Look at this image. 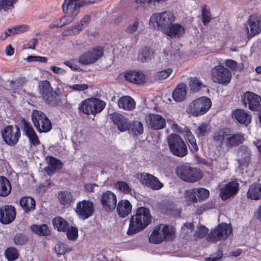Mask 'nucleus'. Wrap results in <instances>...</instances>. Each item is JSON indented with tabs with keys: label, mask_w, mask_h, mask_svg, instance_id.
I'll return each instance as SVG.
<instances>
[{
	"label": "nucleus",
	"mask_w": 261,
	"mask_h": 261,
	"mask_svg": "<svg viewBox=\"0 0 261 261\" xmlns=\"http://www.w3.org/2000/svg\"><path fill=\"white\" fill-rule=\"evenodd\" d=\"M118 104L120 108L127 111L133 110L136 106L135 101L129 96H124L120 98Z\"/></svg>",
	"instance_id": "obj_33"
},
{
	"label": "nucleus",
	"mask_w": 261,
	"mask_h": 261,
	"mask_svg": "<svg viewBox=\"0 0 261 261\" xmlns=\"http://www.w3.org/2000/svg\"><path fill=\"white\" fill-rule=\"evenodd\" d=\"M189 86L191 91L197 92L200 90L202 83L197 77L190 78L189 79Z\"/></svg>",
	"instance_id": "obj_50"
},
{
	"label": "nucleus",
	"mask_w": 261,
	"mask_h": 261,
	"mask_svg": "<svg viewBox=\"0 0 261 261\" xmlns=\"http://www.w3.org/2000/svg\"><path fill=\"white\" fill-rule=\"evenodd\" d=\"M186 194L187 198L195 203L205 199L208 197L210 192L204 188H200L187 190Z\"/></svg>",
	"instance_id": "obj_18"
},
{
	"label": "nucleus",
	"mask_w": 261,
	"mask_h": 261,
	"mask_svg": "<svg viewBox=\"0 0 261 261\" xmlns=\"http://www.w3.org/2000/svg\"><path fill=\"white\" fill-rule=\"evenodd\" d=\"M229 133V130L227 128L219 129L214 134L213 140L215 142L221 146L223 142L227 140Z\"/></svg>",
	"instance_id": "obj_37"
},
{
	"label": "nucleus",
	"mask_w": 261,
	"mask_h": 261,
	"mask_svg": "<svg viewBox=\"0 0 261 261\" xmlns=\"http://www.w3.org/2000/svg\"><path fill=\"white\" fill-rule=\"evenodd\" d=\"M175 19V17L173 13L165 11L152 15L149 22L154 27H156L158 30L165 32Z\"/></svg>",
	"instance_id": "obj_4"
},
{
	"label": "nucleus",
	"mask_w": 261,
	"mask_h": 261,
	"mask_svg": "<svg viewBox=\"0 0 261 261\" xmlns=\"http://www.w3.org/2000/svg\"><path fill=\"white\" fill-rule=\"evenodd\" d=\"M12 187L10 181L4 176L0 177V196H8L11 191Z\"/></svg>",
	"instance_id": "obj_36"
},
{
	"label": "nucleus",
	"mask_w": 261,
	"mask_h": 261,
	"mask_svg": "<svg viewBox=\"0 0 261 261\" xmlns=\"http://www.w3.org/2000/svg\"><path fill=\"white\" fill-rule=\"evenodd\" d=\"M244 140V136L242 134H230L229 132L225 144L227 147L231 148L242 144Z\"/></svg>",
	"instance_id": "obj_27"
},
{
	"label": "nucleus",
	"mask_w": 261,
	"mask_h": 261,
	"mask_svg": "<svg viewBox=\"0 0 261 261\" xmlns=\"http://www.w3.org/2000/svg\"><path fill=\"white\" fill-rule=\"evenodd\" d=\"M129 127H130V129H129V130L135 136L141 134L143 132V125L139 121H134L132 125H130Z\"/></svg>",
	"instance_id": "obj_47"
},
{
	"label": "nucleus",
	"mask_w": 261,
	"mask_h": 261,
	"mask_svg": "<svg viewBox=\"0 0 261 261\" xmlns=\"http://www.w3.org/2000/svg\"><path fill=\"white\" fill-rule=\"evenodd\" d=\"M167 143L171 153L182 158L188 153V148L183 139L177 134H171L168 136Z\"/></svg>",
	"instance_id": "obj_3"
},
{
	"label": "nucleus",
	"mask_w": 261,
	"mask_h": 261,
	"mask_svg": "<svg viewBox=\"0 0 261 261\" xmlns=\"http://www.w3.org/2000/svg\"><path fill=\"white\" fill-rule=\"evenodd\" d=\"M247 35L252 37L261 32V19L256 15H252L246 23Z\"/></svg>",
	"instance_id": "obj_17"
},
{
	"label": "nucleus",
	"mask_w": 261,
	"mask_h": 261,
	"mask_svg": "<svg viewBox=\"0 0 261 261\" xmlns=\"http://www.w3.org/2000/svg\"><path fill=\"white\" fill-rule=\"evenodd\" d=\"M25 82L24 77H19L15 80L10 81L9 86L15 92V90L22 86Z\"/></svg>",
	"instance_id": "obj_52"
},
{
	"label": "nucleus",
	"mask_w": 261,
	"mask_h": 261,
	"mask_svg": "<svg viewBox=\"0 0 261 261\" xmlns=\"http://www.w3.org/2000/svg\"><path fill=\"white\" fill-rule=\"evenodd\" d=\"M151 218L149 210L145 207H139L133 215L127 231L129 235L134 234L143 230L151 223Z\"/></svg>",
	"instance_id": "obj_2"
},
{
	"label": "nucleus",
	"mask_w": 261,
	"mask_h": 261,
	"mask_svg": "<svg viewBox=\"0 0 261 261\" xmlns=\"http://www.w3.org/2000/svg\"><path fill=\"white\" fill-rule=\"evenodd\" d=\"M97 0H65L62 5L64 16L49 25L50 29L61 28L73 21L81 7L96 3Z\"/></svg>",
	"instance_id": "obj_1"
},
{
	"label": "nucleus",
	"mask_w": 261,
	"mask_h": 261,
	"mask_svg": "<svg viewBox=\"0 0 261 261\" xmlns=\"http://www.w3.org/2000/svg\"><path fill=\"white\" fill-rule=\"evenodd\" d=\"M239 184L236 181H231L227 184L224 187L220 189V196L223 200H226L229 197L233 196L238 191Z\"/></svg>",
	"instance_id": "obj_22"
},
{
	"label": "nucleus",
	"mask_w": 261,
	"mask_h": 261,
	"mask_svg": "<svg viewBox=\"0 0 261 261\" xmlns=\"http://www.w3.org/2000/svg\"><path fill=\"white\" fill-rule=\"evenodd\" d=\"M48 163V166L45 171L48 175L51 174L56 170L60 169L62 167L61 161L52 156L49 158Z\"/></svg>",
	"instance_id": "obj_38"
},
{
	"label": "nucleus",
	"mask_w": 261,
	"mask_h": 261,
	"mask_svg": "<svg viewBox=\"0 0 261 261\" xmlns=\"http://www.w3.org/2000/svg\"><path fill=\"white\" fill-rule=\"evenodd\" d=\"M110 119L117 126L121 132H124L129 128L130 123L128 120L122 115L114 113L110 115Z\"/></svg>",
	"instance_id": "obj_23"
},
{
	"label": "nucleus",
	"mask_w": 261,
	"mask_h": 261,
	"mask_svg": "<svg viewBox=\"0 0 261 261\" xmlns=\"http://www.w3.org/2000/svg\"><path fill=\"white\" fill-rule=\"evenodd\" d=\"M19 203L25 213L34 210L36 205L35 200L30 197H23L19 200Z\"/></svg>",
	"instance_id": "obj_34"
},
{
	"label": "nucleus",
	"mask_w": 261,
	"mask_h": 261,
	"mask_svg": "<svg viewBox=\"0 0 261 261\" xmlns=\"http://www.w3.org/2000/svg\"><path fill=\"white\" fill-rule=\"evenodd\" d=\"M132 208V204L129 201L127 200H122L118 203L117 212L120 217L124 218L130 213Z\"/></svg>",
	"instance_id": "obj_30"
},
{
	"label": "nucleus",
	"mask_w": 261,
	"mask_h": 261,
	"mask_svg": "<svg viewBox=\"0 0 261 261\" xmlns=\"http://www.w3.org/2000/svg\"><path fill=\"white\" fill-rule=\"evenodd\" d=\"M69 87L74 91H82L88 89V86L87 84H75Z\"/></svg>",
	"instance_id": "obj_62"
},
{
	"label": "nucleus",
	"mask_w": 261,
	"mask_h": 261,
	"mask_svg": "<svg viewBox=\"0 0 261 261\" xmlns=\"http://www.w3.org/2000/svg\"><path fill=\"white\" fill-rule=\"evenodd\" d=\"M29 29V26L27 24H21L14 26L13 30L15 31L16 34L28 31Z\"/></svg>",
	"instance_id": "obj_61"
},
{
	"label": "nucleus",
	"mask_w": 261,
	"mask_h": 261,
	"mask_svg": "<svg viewBox=\"0 0 261 261\" xmlns=\"http://www.w3.org/2000/svg\"><path fill=\"white\" fill-rule=\"evenodd\" d=\"M185 32V28L181 25L172 23L165 32L171 38H176L182 36Z\"/></svg>",
	"instance_id": "obj_29"
},
{
	"label": "nucleus",
	"mask_w": 261,
	"mask_h": 261,
	"mask_svg": "<svg viewBox=\"0 0 261 261\" xmlns=\"http://www.w3.org/2000/svg\"><path fill=\"white\" fill-rule=\"evenodd\" d=\"M225 65L232 70H236L237 68V63L233 60L227 59L225 61Z\"/></svg>",
	"instance_id": "obj_63"
},
{
	"label": "nucleus",
	"mask_w": 261,
	"mask_h": 261,
	"mask_svg": "<svg viewBox=\"0 0 261 261\" xmlns=\"http://www.w3.org/2000/svg\"><path fill=\"white\" fill-rule=\"evenodd\" d=\"M232 113L236 120L241 124L247 125L251 122V115L244 110L237 109L233 111Z\"/></svg>",
	"instance_id": "obj_28"
},
{
	"label": "nucleus",
	"mask_w": 261,
	"mask_h": 261,
	"mask_svg": "<svg viewBox=\"0 0 261 261\" xmlns=\"http://www.w3.org/2000/svg\"><path fill=\"white\" fill-rule=\"evenodd\" d=\"M208 229L204 226L199 227L195 232V236L198 238H203L207 233Z\"/></svg>",
	"instance_id": "obj_58"
},
{
	"label": "nucleus",
	"mask_w": 261,
	"mask_h": 261,
	"mask_svg": "<svg viewBox=\"0 0 261 261\" xmlns=\"http://www.w3.org/2000/svg\"><path fill=\"white\" fill-rule=\"evenodd\" d=\"M243 103L246 107H248L252 111L261 110V97L252 92L245 93Z\"/></svg>",
	"instance_id": "obj_16"
},
{
	"label": "nucleus",
	"mask_w": 261,
	"mask_h": 261,
	"mask_svg": "<svg viewBox=\"0 0 261 261\" xmlns=\"http://www.w3.org/2000/svg\"><path fill=\"white\" fill-rule=\"evenodd\" d=\"M153 56V51L148 47H145L138 55V58L139 60L144 62L151 60Z\"/></svg>",
	"instance_id": "obj_40"
},
{
	"label": "nucleus",
	"mask_w": 261,
	"mask_h": 261,
	"mask_svg": "<svg viewBox=\"0 0 261 261\" xmlns=\"http://www.w3.org/2000/svg\"><path fill=\"white\" fill-rule=\"evenodd\" d=\"M39 92L41 94L43 99L48 105L55 106L57 103V98L59 96L57 91H54L48 81L44 80L39 83Z\"/></svg>",
	"instance_id": "obj_6"
},
{
	"label": "nucleus",
	"mask_w": 261,
	"mask_h": 261,
	"mask_svg": "<svg viewBox=\"0 0 261 261\" xmlns=\"http://www.w3.org/2000/svg\"><path fill=\"white\" fill-rule=\"evenodd\" d=\"M18 2V0H0V11L7 12L13 9L14 5Z\"/></svg>",
	"instance_id": "obj_45"
},
{
	"label": "nucleus",
	"mask_w": 261,
	"mask_h": 261,
	"mask_svg": "<svg viewBox=\"0 0 261 261\" xmlns=\"http://www.w3.org/2000/svg\"><path fill=\"white\" fill-rule=\"evenodd\" d=\"M75 212L80 219L86 220L94 213V203L86 200L80 201L76 204Z\"/></svg>",
	"instance_id": "obj_12"
},
{
	"label": "nucleus",
	"mask_w": 261,
	"mask_h": 261,
	"mask_svg": "<svg viewBox=\"0 0 261 261\" xmlns=\"http://www.w3.org/2000/svg\"><path fill=\"white\" fill-rule=\"evenodd\" d=\"M202 21L204 25L207 24L211 19V15L209 10L206 9L204 6L202 10Z\"/></svg>",
	"instance_id": "obj_56"
},
{
	"label": "nucleus",
	"mask_w": 261,
	"mask_h": 261,
	"mask_svg": "<svg viewBox=\"0 0 261 261\" xmlns=\"http://www.w3.org/2000/svg\"><path fill=\"white\" fill-rule=\"evenodd\" d=\"M106 102L97 98H90L82 101L79 110L87 115H96L101 112L106 107Z\"/></svg>",
	"instance_id": "obj_5"
},
{
	"label": "nucleus",
	"mask_w": 261,
	"mask_h": 261,
	"mask_svg": "<svg viewBox=\"0 0 261 261\" xmlns=\"http://www.w3.org/2000/svg\"><path fill=\"white\" fill-rule=\"evenodd\" d=\"M54 250L56 253L59 255H63L72 250L68 245L62 243H58L55 246Z\"/></svg>",
	"instance_id": "obj_48"
},
{
	"label": "nucleus",
	"mask_w": 261,
	"mask_h": 261,
	"mask_svg": "<svg viewBox=\"0 0 261 261\" xmlns=\"http://www.w3.org/2000/svg\"><path fill=\"white\" fill-rule=\"evenodd\" d=\"M100 202L106 211H112L116 207L117 202L116 195L111 191L103 192L100 196Z\"/></svg>",
	"instance_id": "obj_14"
},
{
	"label": "nucleus",
	"mask_w": 261,
	"mask_h": 261,
	"mask_svg": "<svg viewBox=\"0 0 261 261\" xmlns=\"http://www.w3.org/2000/svg\"><path fill=\"white\" fill-rule=\"evenodd\" d=\"M139 178L142 184L150 188L151 189L158 190L163 187V184L159 179L149 173H141Z\"/></svg>",
	"instance_id": "obj_19"
},
{
	"label": "nucleus",
	"mask_w": 261,
	"mask_h": 261,
	"mask_svg": "<svg viewBox=\"0 0 261 261\" xmlns=\"http://www.w3.org/2000/svg\"><path fill=\"white\" fill-rule=\"evenodd\" d=\"M27 236L23 233L16 234L14 238V242L16 245H23L28 241Z\"/></svg>",
	"instance_id": "obj_54"
},
{
	"label": "nucleus",
	"mask_w": 261,
	"mask_h": 261,
	"mask_svg": "<svg viewBox=\"0 0 261 261\" xmlns=\"http://www.w3.org/2000/svg\"><path fill=\"white\" fill-rule=\"evenodd\" d=\"M65 231H66L67 237L68 239L70 240H74L77 239L78 236V230L77 228L73 226H71L70 227L68 226L67 229Z\"/></svg>",
	"instance_id": "obj_55"
},
{
	"label": "nucleus",
	"mask_w": 261,
	"mask_h": 261,
	"mask_svg": "<svg viewBox=\"0 0 261 261\" xmlns=\"http://www.w3.org/2000/svg\"><path fill=\"white\" fill-rule=\"evenodd\" d=\"M223 255L222 251H219L217 253V256H210L206 258V261H221V257Z\"/></svg>",
	"instance_id": "obj_64"
},
{
	"label": "nucleus",
	"mask_w": 261,
	"mask_h": 261,
	"mask_svg": "<svg viewBox=\"0 0 261 261\" xmlns=\"http://www.w3.org/2000/svg\"><path fill=\"white\" fill-rule=\"evenodd\" d=\"M115 187L118 190L124 193V194H132V193L133 192L132 188L125 181H117L115 185Z\"/></svg>",
	"instance_id": "obj_49"
},
{
	"label": "nucleus",
	"mask_w": 261,
	"mask_h": 261,
	"mask_svg": "<svg viewBox=\"0 0 261 261\" xmlns=\"http://www.w3.org/2000/svg\"><path fill=\"white\" fill-rule=\"evenodd\" d=\"M231 232L229 226L226 223H222L212 230L207 237L208 241L217 242L225 239Z\"/></svg>",
	"instance_id": "obj_13"
},
{
	"label": "nucleus",
	"mask_w": 261,
	"mask_h": 261,
	"mask_svg": "<svg viewBox=\"0 0 261 261\" xmlns=\"http://www.w3.org/2000/svg\"><path fill=\"white\" fill-rule=\"evenodd\" d=\"M125 80L136 84H141L145 82V76L143 73L140 71L130 70L124 74Z\"/></svg>",
	"instance_id": "obj_26"
},
{
	"label": "nucleus",
	"mask_w": 261,
	"mask_h": 261,
	"mask_svg": "<svg viewBox=\"0 0 261 261\" xmlns=\"http://www.w3.org/2000/svg\"><path fill=\"white\" fill-rule=\"evenodd\" d=\"M23 131L28 138L30 146H36L40 144L39 138L31 125L25 120L23 121Z\"/></svg>",
	"instance_id": "obj_24"
},
{
	"label": "nucleus",
	"mask_w": 261,
	"mask_h": 261,
	"mask_svg": "<svg viewBox=\"0 0 261 261\" xmlns=\"http://www.w3.org/2000/svg\"><path fill=\"white\" fill-rule=\"evenodd\" d=\"M172 71L171 68H167L161 70L156 73V77L160 80H165L167 78Z\"/></svg>",
	"instance_id": "obj_57"
},
{
	"label": "nucleus",
	"mask_w": 261,
	"mask_h": 261,
	"mask_svg": "<svg viewBox=\"0 0 261 261\" xmlns=\"http://www.w3.org/2000/svg\"><path fill=\"white\" fill-rule=\"evenodd\" d=\"M176 173L182 180L194 182L202 177L201 172L195 168L188 166L181 165L177 167Z\"/></svg>",
	"instance_id": "obj_7"
},
{
	"label": "nucleus",
	"mask_w": 261,
	"mask_h": 261,
	"mask_svg": "<svg viewBox=\"0 0 261 261\" xmlns=\"http://www.w3.org/2000/svg\"><path fill=\"white\" fill-rule=\"evenodd\" d=\"M212 80L213 82L227 86L230 82L231 73L226 67L221 65L216 66L211 71Z\"/></svg>",
	"instance_id": "obj_10"
},
{
	"label": "nucleus",
	"mask_w": 261,
	"mask_h": 261,
	"mask_svg": "<svg viewBox=\"0 0 261 261\" xmlns=\"http://www.w3.org/2000/svg\"><path fill=\"white\" fill-rule=\"evenodd\" d=\"M16 217L14 207L11 205H6L0 208V222L8 224L14 221Z\"/></svg>",
	"instance_id": "obj_20"
},
{
	"label": "nucleus",
	"mask_w": 261,
	"mask_h": 261,
	"mask_svg": "<svg viewBox=\"0 0 261 261\" xmlns=\"http://www.w3.org/2000/svg\"><path fill=\"white\" fill-rule=\"evenodd\" d=\"M58 199L61 204L64 206L70 205L74 200L73 195L68 191H63L59 192Z\"/></svg>",
	"instance_id": "obj_35"
},
{
	"label": "nucleus",
	"mask_w": 261,
	"mask_h": 261,
	"mask_svg": "<svg viewBox=\"0 0 261 261\" xmlns=\"http://www.w3.org/2000/svg\"><path fill=\"white\" fill-rule=\"evenodd\" d=\"M4 141L9 145L16 144L20 137V130L17 125H8L2 132Z\"/></svg>",
	"instance_id": "obj_11"
},
{
	"label": "nucleus",
	"mask_w": 261,
	"mask_h": 261,
	"mask_svg": "<svg viewBox=\"0 0 261 261\" xmlns=\"http://www.w3.org/2000/svg\"><path fill=\"white\" fill-rule=\"evenodd\" d=\"M31 116L35 126H39V122L46 118L47 117L43 112L38 110H33Z\"/></svg>",
	"instance_id": "obj_44"
},
{
	"label": "nucleus",
	"mask_w": 261,
	"mask_h": 261,
	"mask_svg": "<svg viewBox=\"0 0 261 261\" xmlns=\"http://www.w3.org/2000/svg\"><path fill=\"white\" fill-rule=\"evenodd\" d=\"M90 20L91 18L89 15H85L80 22L74 27V30H76L78 33L80 32L89 24Z\"/></svg>",
	"instance_id": "obj_53"
},
{
	"label": "nucleus",
	"mask_w": 261,
	"mask_h": 261,
	"mask_svg": "<svg viewBox=\"0 0 261 261\" xmlns=\"http://www.w3.org/2000/svg\"><path fill=\"white\" fill-rule=\"evenodd\" d=\"M187 95V86L184 83L179 84L172 93V97L176 102L184 100Z\"/></svg>",
	"instance_id": "obj_32"
},
{
	"label": "nucleus",
	"mask_w": 261,
	"mask_h": 261,
	"mask_svg": "<svg viewBox=\"0 0 261 261\" xmlns=\"http://www.w3.org/2000/svg\"><path fill=\"white\" fill-rule=\"evenodd\" d=\"M146 121L149 127L154 130L163 129L166 126L165 119L159 114H149Z\"/></svg>",
	"instance_id": "obj_21"
},
{
	"label": "nucleus",
	"mask_w": 261,
	"mask_h": 261,
	"mask_svg": "<svg viewBox=\"0 0 261 261\" xmlns=\"http://www.w3.org/2000/svg\"><path fill=\"white\" fill-rule=\"evenodd\" d=\"M186 135L187 139L190 142L191 146H190V149L192 152H196L198 150V146L196 143V139L194 135L191 133V130L187 128L185 130Z\"/></svg>",
	"instance_id": "obj_42"
},
{
	"label": "nucleus",
	"mask_w": 261,
	"mask_h": 261,
	"mask_svg": "<svg viewBox=\"0 0 261 261\" xmlns=\"http://www.w3.org/2000/svg\"><path fill=\"white\" fill-rule=\"evenodd\" d=\"M211 99L206 97H201L194 100L189 106V110L192 115L198 116L206 113L211 108Z\"/></svg>",
	"instance_id": "obj_8"
},
{
	"label": "nucleus",
	"mask_w": 261,
	"mask_h": 261,
	"mask_svg": "<svg viewBox=\"0 0 261 261\" xmlns=\"http://www.w3.org/2000/svg\"><path fill=\"white\" fill-rule=\"evenodd\" d=\"M238 159L237 160L240 166H246L251 159V151L248 147L245 145L239 147L237 152Z\"/></svg>",
	"instance_id": "obj_25"
},
{
	"label": "nucleus",
	"mask_w": 261,
	"mask_h": 261,
	"mask_svg": "<svg viewBox=\"0 0 261 261\" xmlns=\"http://www.w3.org/2000/svg\"><path fill=\"white\" fill-rule=\"evenodd\" d=\"M172 234V229H169L166 225L161 224L154 229L149 238V241L153 244H159L165 240L171 239Z\"/></svg>",
	"instance_id": "obj_9"
},
{
	"label": "nucleus",
	"mask_w": 261,
	"mask_h": 261,
	"mask_svg": "<svg viewBox=\"0 0 261 261\" xmlns=\"http://www.w3.org/2000/svg\"><path fill=\"white\" fill-rule=\"evenodd\" d=\"M210 130V125L207 123H203L198 126L195 132V134L198 137H203L208 134Z\"/></svg>",
	"instance_id": "obj_46"
},
{
	"label": "nucleus",
	"mask_w": 261,
	"mask_h": 261,
	"mask_svg": "<svg viewBox=\"0 0 261 261\" xmlns=\"http://www.w3.org/2000/svg\"><path fill=\"white\" fill-rule=\"evenodd\" d=\"M5 255L8 261H14L18 256L17 250L14 247H10L5 251Z\"/></svg>",
	"instance_id": "obj_51"
},
{
	"label": "nucleus",
	"mask_w": 261,
	"mask_h": 261,
	"mask_svg": "<svg viewBox=\"0 0 261 261\" xmlns=\"http://www.w3.org/2000/svg\"><path fill=\"white\" fill-rule=\"evenodd\" d=\"M103 50L101 47L94 48L91 51L82 54L79 58V62L83 65H89L95 63L103 55Z\"/></svg>",
	"instance_id": "obj_15"
},
{
	"label": "nucleus",
	"mask_w": 261,
	"mask_h": 261,
	"mask_svg": "<svg viewBox=\"0 0 261 261\" xmlns=\"http://www.w3.org/2000/svg\"><path fill=\"white\" fill-rule=\"evenodd\" d=\"M54 227L58 231L65 232L69 226L68 223L63 218L57 217L53 220Z\"/></svg>",
	"instance_id": "obj_39"
},
{
	"label": "nucleus",
	"mask_w": 261,
	"mask_h": 261,
	"mask_svg": "<svg viewBox=\"0 0 261 261\" xmlns=\"http://www.w3.org/2000/svg\"><path fill=\"white\" fill-rule=\"evenodd\" d=\"M39 126H35L39 132L47 133L52 128V124L47 117L39 122Z\"/></svg>",
	"instance_id": "obj_41"
},
{
	"label": "nucleus",
	"mask_w": 261,
	"mask_h": 261,
	"mask_svg": "<svg viewBox=\"0 0 261 261\" xmlns=\"http://www.w3.org/2000/svg\"><path fill=\"white\" fill-rule=\"evenodd\" d=\"M31 229L33 232L40 236H47L50 233L49 230L45 224L33 225L31 226Z\"/></svg>",
	"instance_id": "obj_43"
},
{
	"label": "nucleus",
	"mask_w": 261,
	"mask_h": 261,
	"mask_svg": "<svg viewBox=\"0 0 261 261\" xmlns=\"http://www.w3.org/2000/svg\"><path fill=\"white\" fill-rule=\"evenodd\" d=\"M27 60L29 62H38L42 63H46L47 61V58L44 57L35 56H29L27 58Z\"/></svg>",
	"instance_id": "obj_60"
},
{
	"label": "nucleus",
	"mask_w": 261,
	"mask_h": 261,
	"mask_svg": "<svg viewBox=\"0 0 261 261\" xmlns=\"http://www.w3.org/2000/svg\"><path fill=\"white\" fill-rule=\"evenodd\" d=\"M139 22L138 20H135L133 23H130L125 28V31L129 34H133L137 31L138 28Z\"/></svg>",
	"instance_id": "obj_59"
},
{
	"label": "nucleus",
	"mask_w": 261,
	"mask_h": 261,
	"mask_svg": "<svg viewBox=\"0 0 261 261\" xmlns=\"http://www.w3.org/2000/svg\"><path fill=\"white\" fill-rule=\"evenodd\" d=\"M247 197L251 200L261 199V184L254 183L250 185L246 194Z\"/></svg>",
	"instance_id": "obj_31"
}]
</instances>
